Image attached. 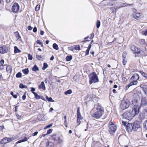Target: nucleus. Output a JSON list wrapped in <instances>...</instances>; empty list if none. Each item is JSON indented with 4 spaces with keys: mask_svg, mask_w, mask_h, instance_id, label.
<instances>
[{
    "mask_svg": "<svg viewBox=\"0 0 147 147\" xmlns=\"http://www.w3.org/2000/svg\"><path fill=\"white\" fill-rule=\"evenodd\" d=\"M104 112V109L101 106H99L96 109H92L91 111L92 117L96 119L100 118L102 116Z\"/></svg>",
    "mask_w": 147,
    "mask_h": 147,
    "instance_id": "1",
    "label": "nucleus"
},
{
    "mask_svg": "<svg viewBox=\"0 0 147 147\" xmlns=\"http://www.w3.org/2000/svg\"><path fill=\"white\" fill-rule=\"evenodd\" d=\"M138 113L137 111H135L132 109L127 111L123 114L122 116L124 119L130 121Z\"/></svg>",
    "mask_w": 147,
    "mask_h": 147,
    "instance_id": "2",
    "label": "nucleus"
},
{
    "mask_svg": "<svg viewBox=\"0 0 147 147\" xmlns=\"http://www.w3.org/2000/svg\"><path fill=\"white\" fill-rule=\"evenodd\" d=\"M89 77L90 79L89 83L90 84H91L93 83L98 82L99 81L98 78L95 72L90 74Z\"/></svg>",
    "mask_w": 147,
    "mask_h": 147,
    "instance_id": "3",
    "label": "nucleus"
},
{
    "mask_svg": "<svg viewBox=\"0 0 147 147\" xmlns=\"http://www.w3.org/2000/svg\"><path fill=\"white\" fill-rule=\"evenodd\" d=\"M130 105V102L128 99H124L121 101L120 107L122 110H125Z\"/></svg>",
    "mask_w": 147,
    "mask_h": 147,
    "instance_id": "4",
    "label": "nucleus"
},
{
    "mask_svg": "<svg viewBox=\"0 0 147 147\" xmlns=\"http://www.w3.org/2000/svg\"><path fill=\"white\" fill-rule=\"evenodd\" d=\"M132 103L134 106L132 108V109L135 111H137L139 113L140 107L139 106V102L136 99H134L132 100Z\"/></svg>",
    "mask_w": 147,
    "mask_h": 147,
    "instance_id": "5",
    "label": "nucleus"
},
{
    "mask_svg": "<svg viewBox=\"0 0 147 147\" xmlns=\"http://www.w3.org/2000/svg\"><path fill=\"white\" fill-rule=\"evenodd\" d=\"M140 106L142 107L147 106V97H142L141 99Z\"/></svg>",
    "mask_w": 147,
    "mask_h": 147,
    "instance_id": "6",
    "label": "nucleus"
},
{
    "mask_svg": "<svg viewBox=\"0 0 147 147\" xmlns=\"http://www.w3.org/2000/svg\"><path fill=\"white\" fill-rule=\"evenodd\" d=\"M137 10L136 9H134V12L132 14V17L138 20H140L141 18V13H137L136 12Z\"/></svg>",
    "mask_w": 147,
    "mask_h": 147,
    "instance_id": "7",
    "label": "nucleus"
},
{
    "mask_svg": "<svg viewBox=\"0 0 147 147\" xmlns=\"http://www.w3.org/2000/svg\"><path fill=\"white\" fill-rule=\"evenodd\" d=\"M9 51L8 47L7 46L4 45L0 47V53L3 54L7 53Z\"/></svg>",
    "mask_w": 147,
    "mask_h": 147,
    "instance_id": "8",
    "label": "nucleus"
},
{
    "mask_svg": "<svg viewBox=\"0 0 147 147\" xmlns=\"http://www.w3.org/2000/svg\"><path fill=\"white\" fill-rule=\"evenodd\" d=\"M133 129L134 131H136L138 129L140 128V122L135 121L132 123Z\"/></svg>",
    "mask_w": 147,
    "mask_h": 147,
    "instance_id": "9",
    "label": "nucleus"
},
{
    "mask_svg": "<svg viewBox=\"0 0 147 147\" xmlns=\"http://www.w3.org/2000/svg\"><path fill=\"white\" fill-rule=\"evenodd\" d=\"M19 9V6L18 4L17 3H15L13 4L12 8V10L13 12H16Z\"/></svg>",
    "mask_w": 147,
    "mask_h": 147,
    "instance_id": "10",
    "label": "nucleus"
},
{
    "mask_svg": "<svg viewBox=\"0 0 147 147\" xmlns=\"http://www.w3.org/2000/svg\"><path fill=\"white\" fill-rule=\"evenodd\" d=\"M116 126L115 125L109 126V131L111 134H113L115 133L116 129Z\"/></svg>",
    "mask_w": 147,
    "mask_h": 147,
    "instance_id": "11",
    "label": "nucleus"
},
{
    "mask_svg": "<svg viewBox=\"0 0 147 147\" xmlns=\"http://www.w3.org/2000/svg\"><path fill=\"white\" fill-rule=\"evenodd\" d=\"M11 138L5 137L3 138L1 141V144H7L9 142L11 141Z\"/></svg>",
    "mask_w": 147,
    "mask_h": 147,
    "instance_id": "12",
    "label": "nucleus"
},
{
    "mask_svg": "<svg viewBox=\"0 0 147 147\" xmlns=\"http://www.w3.org/2000/svg\"><path fill=\"white\" fill-rule=\"evenodd\" d=\"M132 124L128 123L126 126V129L127 131L129 132H131L133 130Z\"/></svg>",
    "mask_w": 147,
    "mask_h": 147,
    "instance_id": "13",
    "label": "nucleus"
},
{
    "mask_svg": "<svg viewBox=\"0 0 147 147\" xmlns=\"http://www.w3.org/2000/svg\"><path fill=\"white\" fill-rule=\"evenodd\" d=\"M140 86L141 88L142 89L145 94L147 96V86L145 85L142 84L140 85Z\"/></svg>",
    "mask_w": 147,
    "mask_h": 147,
    "instance_id": "14",
    "label": "nucleus"
},
{
    "mask_svg": "<svg viewBox=\"0 0 147 147\" xmlns=\"http://www.w3.org/2000/svg\"><path fill=\"white\" fill-rule=\"evenodd\" d=\"M131 79L132 80L137 81L139 79V75L137 74H134L133 75Z\"/></svg>",
    "mask_w": 147,
    "mask_h": 147,
    "instance_id": "15",
    "label": "nucleus"
},
{
    "mask_svg": "<svg viewBox=\"0 0 147 147\" xmlns=\"http://www.w3.org/2000/svg\"><path fill=\"white\" fill-rule=\"evenodd\" d=\"M135 52H134V53L135 54V56L136 57H139L141 55V53L140 52V50L139 49H138L137 48L136 49Z\"/></svg>",
    "mask_w": 147,
    "mask_h": 147,
    "instance_id": "16",
    "label": "nucleus"
},
{
    "mask_svg": "<svg viewBox=\"0 0 147 147\" xmlns=\"http://www.w3.org/2000/svg\"><path fill=\"white\" fill-rule=\"evenodd\" d=\"M51 137L54 141H57L58 139H59V136L57 134H55L51 136Z\"/></svg>",
    "mask_w": 147,
    "mask_h": 147,
    "instance_id": "17",
    "label": "nucleus"
},
{
    "mask_svg": "<svg viewBox=\"0 0 147 147\" xmlns=\"http://www.w3.org/2000/svg\"><path fill=\"white\" fill-rule=\"evenodd\" d=\"M12 67L10 65H8L7 66L6 71L7 72L9 73H11L12 71Z\"/></svg>",
    "mask_w": 147,
    "mask_h": 147,
    "instance_id": "18",
    "label": "nucleus"
},
{
    "mask_svg": "<svg viewBox=\"0 0 147 147\" xmlns=\"http://www.w3.org/2000/svg\"><path fill=\"white\" fill-rule=\"evenodd\" d=\"M38 88H42L44 90H45V87L43 82H41V84L39 86Z\"/></svg>",
    "mask_w": 147,
    "mask_h": 147,
    "instance_id": "19",
    "label": "nucleus"
},
{
    "mask_svg": "<svg viewBox=\"0 0 147 147\" xmlns=\"http://www.w3.org/2000/svg\"><path fill=\"white\" fill-rule=\"evenodd\" d=\"M32 70L33 71L36 72V71H39V69L37 66L36 65H35L34 66L32 67Z\"/></svg>",
    "mask_w": 147,
    "mask_h": 147,
    "instance_id": "20",
    "label": "nucleus"
},
{
    "mask_svg": "<svg viewBox=\"0 0 147 147\" xmlns=\"http://www.w3.org/2000/svg\"><path fill=\"white\" fill-rule=\"evenodd\" d=\"M21 52V51L17 47L15 46L14 47V52L15 53H20Z\"/></svg>",
    "mask_w": 147,
    "mask_h": 147,
    "instance_id": "21",
    "label": "nucleus"
},
{
    "mask_svg": "<svg viewBox=\"0 0 147 147\" xmlns=\"http://www.w3.org/2000/svg\"><path fill=\"white\" fill-rule=\"evenodd\" d=\"M139 72L145 78L147 79V74L142 71H140Z\"/></svg>",
    "mask_w": 147,
    "mask_h": 147,
    "instance_id": "22",
    "label": "nucleus"
},
{
    "mask_svg": "<svg viewBox=\"0 0 147 147\" xmlns=\"http://www.w3.org/2000/svg\"><path fill=\"white\" fill-rule=\"evenodd\" d=\"M43 56L36 55V58L39 60H42L43 59Z\"/></svg>",
    "mask_w": 147,
    "mask_h": 147,
    "instance_id": "23",
    "label": "nucleus"
},
{
    "mask_svg": "<svg viewBox=\"0 0 147 147\" xmlns=\"http://www.w3.org/2000/svg\"><path fill=\"white\" fill-rule=\"evenodd\" d=\"M72 59V57L71 55L67 56L66 58V60L67 61H71Z\"/></svg>",
    "mask_w": 147,
    "mask_h": 147,
    "instance_id": "24",
    "label": "nucleus"
},
{
    "mask_svg": "<svg viewBox=\"0 0 147 147\" xmlns=\"http://www.w3.org/2000/svg\"><path fill=\"white\" fill-rule=\"evenodd\" d=\"M137 48V47H136L135 46L133 45L131 47L130 49L134 53V52H136L135 51H136V49Z\"/></svg>",
    "mask_w": 147,
    "mask_h": 147,
    "instance_id": "25",
    "label": "nucleus"
},
{
    "mask_svg": "<svg viewBox=\"0 0 147 147\" xmlns=\"http://www.w3.org/2000/svg\"><path fill=\"white\" fill-rule=\"evenodd\" d=\"M33 94L34 95L35 98L36 99H38L40 98H41H41H40V97L36 92L33 93Z\"/></svg>",
    "mask_w": 147,
    "mask_h": 147,
    "instance_id": "26",
    "label": "nucleus"
},
{
    "mask_svg": "<svg viewBox=\"0 0 147 147\" xmlns=\"http://www.w3.org/2000/svg\"><path fill=\"white\" fill-rule=\"evenodd\" d=\"M139 119L141 121L143 120L144 119V117L142 113H140L139 116Z\"/></svg>",
    "mask_w": 147,
    "mask_h": 147,
    "instance_id": "27",
    "label": "nucleus"
},
{
    "mask_svg": "<svg viewBox=\"0 0 147 147\" xmlns=\"http://www.w3.org/2000/svg\"><path fill=\"white\" fill-rule=\"evenodd\" d=\"M23 72L25 74H27L29 73V71L28 68H26L22 70Z\"/></svg>",
    "mask_w": 147,
    "mask_h": 147,
    "instance_id": "28",
    "label": "nucleus"
},
{
    "mask_svg": "<svg viewBox=\"0 0 147 147\" xmlns=\"http://www.w3.org/2000/svg\"><path fill=\"white\" fill-rule=\"evenodd\" d=\"M72 93V91L71 90L69 89L65 91L64 92V94L65 95H67L68 94H71Z\"/></svg>",
    "mask_w": 147,
    "mask_h": 147,
    "instance_id": "29",
    "label": "nucleus"
},
{
    "mask_svg": "<svg viewBox=\"0 0 147 147\" xmlns=\"http://www.w3.org/2000/svg\"><path fill=\"white\" fill-rule=\"evenodd\" d=\"M138 83L137 81H136V80H133L132 82H131L129 83L131 86H132L133 85H136Z\"/></svg>",
    "mask_w": 147,
    "mask_h": 147,
    "instance_id": "30",
    "label": "nucleus"
},
{
    "mask_svg": "<svg viewBox=\"0 0 147 147\" xmlns=\"http://www.w3.org/2000/svg\"><path fill=\"white\" fill-rule=\"evenodd\" d=\"M46 98L49 102H54V100L51 97H49L48 96H46Z\"/></svg>",
    "mask_w": 147,
    "mask_h": 147,
    "instance_id": "31",
    "label": "nucleus"
},
{
    "mask_svg": "<svg viewBox=\"0 0 147 147\" xmlns=\"http://www.w3.org/2000/svg\"><path fill=\"white\" fill-rule=\"evenodd\" d=\"M143 127L144 128L147 130V119L144 121L143 123Z\"/></svg>",
    "mask_w": 147,
    "mask_h": 147,
    "instance_id": "32",
    "label": "nucleus"
},
{
    "mask_svg": "<svg viewBox=\"0 0 147 147\" xmlns=\"http://www.w3.org/2000/svg\"><path fill=\"white\" fill-rule=\"evenodd\" d=\"M120 8V7H119L118 8V9ZM117 8H115L114 7H111L110 8L111 10L112 11V12H115L116 13V11L117 9Z\"/></svg>",
    "mask_w": 147,
    "mask_h": 147,
    "instance_id": "33",
    "label": "nucleus"
},
{
    "mask_svg": "<svg viewBox=\"0 0 147 147\" xmlns=\"http://www.w3.org/2000/svg\"><path fill=\"white\" fill-rule=\"evenodd\" d=\"M53 47L54 49L56 50H58L59 49L58 46L56 43H54L53 44Z\"/></svg>",
    "mask_w": 147,
    "mask_h": 147,
    "instance_id": "34",
    "label": "nucleus"
},
{
    "mask_svg": "<svg viewBox=\"0 0 147 147\" xmlns=\"http://www.w3.org/2000/svg\"><path fill=\"white\" fill-rule=\"evenodd\" d=\"M48 67V64L45 63H43V66L42 68V69L43 70H45Z\"/></svg>",
    "mask_w": 147,
    "mask_h": 147,
    "instance_id": "35",
    "label": "nucleus"
},
{
    "mask_svg": "<svg viewBox=\"0 0 147 147\" xmlns=\"http://www.w3.org/2000/svg\"><path fill=\"white\" fill-rule=\"evenodd\" d=\"M19 88H27V87L26 86L22 84H20L19 85Z\"/></svg>",
    "mask_w": 147,
    "mask_h": 147,
    "instance_id": "36",
    "label": "nucleus"
},
{
    "mask_svg": "<svg viewBox=\"0 0 147 147\" xmlns=\"http://www.w3.org/2000/svg\"><path fill=\"white\" fill-rule=\"evenodd\" d=\"M16 77L17 78H20L22 77V74L21 72H19L16 74Z\"/></svg>",
    "mask_w": 147,
    "mask_h": 147,
    "instance_id": "37",
    "label": "nucleus"
},
{
    "mask_svg": "<svg viewBox=\"0 0 147 147\" xmlns=\"http://www.w3.org/2000/svg\"><path fill=\"white\" fill-rule=\"evenodd\" d=\"M96 27L97 28H98L100 27V21L98 20H97L96 22Z\"/></svg>",
    "mask_w": 147,
    "mask_h": 147,
    "instance_id": "38",
    "label": "nucleus"
},
{
    "mask_svg": "<svg viewBox=\"0 0 147 147\" xmlns=\"http://www.w3.org/2000/svg\"><path fill=\"white\" fill-rule=\"evenodd\" d=\"M74 49L76 50H79L80 49V46L79 45H76L75 46Z\"/></svg>",
    "mask_w": 147,
    "mask_h": 147,
    "instance_id": "39",
    "label": "nucleus"
},
{
    "mask_svg": "<svg viewBox=\"0 0 147 147\" xmlns=\"http://www.w3.org/2000/svg\"><path fill=\"white\" fill-rule=\"evenodd\" d=\"M127 53L126 52H124L122 54L123 59H126Z\"/></svg>",
    "mask_w": 147,
    "mask_h": 147,
    "instance_id": "40",
    "label": "nucleus"
},
{
    "mask_svg": "<svg viewBox=\"0 0 147 147\" xmlns=\"http://www.w3.org/2000/svg\"><path fill=\"white\" fill-rule=\"evenodd\" d=\"M18 136H15L12 137L10 138L11 141L18 138Z\"/></svg>",
    "mask_w": 147,
    "mask_h": 147,
    "instance_id": "41",
    "label": "nucleus"
},
{
    "mask_svg": "<svg viewBox=\"0 0 147 147\" xmlns=\"http://www.w3.org/2000/svg\"><path fill=\"white\" fill-rule=\"evenodd\" d=\"M28 59L30 60H32L33 59L32 56L30 54L28 55Z\"/></svg>",
    "mask_w": 147,
    "mask_h": 147,
    "instance_id": "42",
    "label": "nucleus"
},
{
    "mask_svg": "<svg viewBox=\"0 0 147 147\" xmlns=\"http://www.w3.org/2000/svg\"><path fill=\"white\" fill-rule=\"evenodd\" d=\"M53 125V123H51L47 125L44 128L45 129H47V128H49L51 127Z\"/></svg>",
    "mask_w": 147,
    "mask_h": 147,
    "instance_id": "43",
    "label": "nucleus"
},
{
    "mask_svg": "<svg viewBox=\"0 0 147 147\" xmlns=\"http://www.w3.org/2000/svg\"><path fill=\"white\" fill-rule=\"evenodd\" d=\"M40 8V5H37L35 8V11H38L39 10Z\"/></svg>",
    "mask_w": 147,
    "mask_h": 147,
    "instance_id": "44",
    "label": "nucleus"
},
{
    "mask_svg": "<svg viewBox=\"0 0 147 147\" xmlns=\"http://www.w3.org/2000/svg\"><path fill=\"white\" fill-rule=\"evenodd\" d=\"M52 131H53V129H49L47 131V134H50L52 132Z\"/></svg>",
    "mask_w": 147,
    "mask_h": 147,
    "instance_id": "45",
    "label": "nucleus"
},
{
    "mask_svg": "<svg viewBox=\"0 0 147 147\" xmlns=\"http://www.w3.org/2000/svg\"><path fill=\"white\" fill-rule=\"evenodd\" d=\"M80 108L79 107H78L77 110V115H81L80 112Z\"/></svg>",
    "mask_w": 147,
    "mask_h": 147,
    "instance_id": "46",
    "label": "nucleus"
},
{
    "mask_svg": "<svg viewBox=\"0 0 147 147\" xmlns=\"http://www.w3.org/2000/svg\"><path fill=\"white\" fill-rule=\"evenodd\" d=\"M77 119H78V120H81L82 119L81 115H77Z\"/></svg>",
    "mask_w": 147,
    "mask_h": 147,
    "instance_id": "47",
    "label": "nucleus"
},
{
    "mask_svg": "<svg viewBox=\"0 0 147 147\" xmlns=\"http://www.w3.org/2000/svg\"><path fill=\"white\" fill-rule=\"evenodd\" d=\"M127 62V61L125 59H123V64L124 65H126Z\"/></svg>",
    "mask_w": 147,
    "mask_h": 147,
    "instance_id": "48",
    "label": "nucleus"
},
{
    "mask_svg": "<svg viewBox=\"0 0 147 147\" xmlns=\"http://www.w3.org/2000/svg\"><path fill=\"white\" fill-rule=\"evenodd\" d=\"M142 45H144L145 43V40L144 39H142L140 41Z\"/></svg>",
    "mask_w": 147,
    "mask_h": 147,
    "instance_id": "49",
    "label": "nucleus"
},
{
    "mask_svg": "<svg viewBox=\"0 0 147 147\" xmlns=\"http://www.w3.org/2000/svg\"><path fill=\"white\" fill-rule=\"evenodd\" d=\"M90 49H87L86 51L85 56H87L89 54Z\"/></svg>",
    "mask_w": 147,
    "mask_h": 147,
    "instance_id": "50",
    "label": "nucleus"
},
{
    "mask_svg": "<svg viewBox=\"0 0 147 147\" xmlns=\"http://www.w3.org/2000/svg\"><path fill=\"white\" fill-rule=\"evenodd\" d=\"M122 123L123 125L124 126H125L126 125L127 126V122H126V121H122Z\"/></svg>",
    "mask_w": 147,
    "mask_h": 147,
    "instance_id": "51",
    "label": "nucleus"
},
{
    "mask_svg": "<svg viewBox=\"0 0 147 147\" xmlns=\"http://www.w3.org/2000/svg\"><path fill=\"white\" fill-rule=\"evenodd\" d=\"M114 4V3L113 2H110L108 3V5L109 6H113Z\"/></svg>",
    "mask_w": 147,
    "mask_h": 147,
    "instance_id": "52",
    "label": "nucleus"
},
{
    "mask_svg": "<svg viewBox=\"0 0 147 147\" xmlns=\"http://www.w3.org/2000/svg\"><path fill=\"white\" fill-rule=\"evenodd\" d=\"M142 34L145 36L147 35V29L146 31L142 32Z\"/></svg>",
    "mask_w": 147,
    "mask_h": 147,
    "instance_id": "53",
    "label": "nucleus"
},
{
    "mask_svg": "<svg viewBox=\"0 0 147 147\" xmlns=\"http://www.w3.org/2000/svg\"><path fill=\"white\" fill-rule=\"evenodd\" d=\"M16 115L18 119H20L21 118V116L18 115L17 113H16Z\"/></svg>",
    "mask_w": 147,
    "mask_h": 147,
    "instance_id": "54",
    "label": "nucleus"
},
{
    "mask_svg": "<svg viewBox=\"0 0 147 147\" xmlns=\"http://www.w3.org/2000/svg\"><path fill=\"white\" fill-rule=\"evenodd\" d=\"M4 63V61L3 59H1L0 61V64L1 65H3Z\"/></svg>",
    "mask_w": 147,
    "mask_h": 147,
    "instance_id": "55",
    "label": "nucleus"
},
{
    "mask_svg": "<svg viewBox=\"0 0 147 147\" xmlns=\"http://www.w3.org/2000/svg\"><path fill=\"white\" fill-rule=\"evenodd\" d=\"M33 32H36L37 31V28L36 27H34L33 29Z\"/></svg>",
    "mask_w": 147,
    "mask_h": 147,
    "instance_id": "56",
    "label": "nucleus"
},
{
    "mask_svg": "<svg viewBox=\"0 0 147 147\" xmlns=\"http://www.w3.org/2000/svg\"><path fill=\"white\" fill-rule=\"evenodd\" d=\"M38 134V132L36 131L32 134V136H36Z\"/></svg>",
    "mask_w": 147,
    "mask_h": 147,
    "instance_id": "57",
    "label": "nucleus"
},
{
    "mask_svg": "<svg viewBox=\"0 0 147 147\" xmlns=\"http://www.w3.org/2000/svg\"><path fill=\"white\" fill-rule=\"evenodd\" d=\"M36 43L37 44L40 45V44H41V43L42 42H41L40 40H37L36 41Z\"/></svg>",
    "mask_w": 147,
    "mask_h": 147,
    "instance_id": "58",
    "label": "nucleus"
},
{
    "mask_svg": "<svg viewBox=\"0 0 147 147\" xmlns=\"http://www.w3.org/2000/svg\"><path fill=\"white\" fill-rule=\"evenodd\" d=\"M23 142L26 141L28 139L26 137H24L23 139H22Z\"/></svg>",
    "mask_w": 147,
    "mask_h": 147,
    "instance_id": "59",
    "label": "nucleus"
},
{
    "mask_svg": "<svg viewBox=\"0 0 147 147\" xmlns=\"http://www.w3.org/2000/svg\"><path fill=\"white\" fill-rule=\"evenodd\" d=\"M131 86L130 84H129L128 85H127L125 89L126 90H127Z\"/></svg>",
    "mask_w": 147,
    "mask_h": 147,
    "instance_id": "60",
    "label": "nucleus"
},
{
    "mask_svg": "<svg viewBox=\"0 0 147 147\" xmlns=\"http://www.w3.org/2000/svg\"><path fill=\"white\" fill-rule=\"evenodd\" d=\"M35 89L33 87H32L31 88V91L32 92L33 94V93L34 92V91H35Z\"/></svg>",
    "mask_w": 147,
    "mask_h": 147,
    "instance_id": "61",
    "label": "nucleus"
},
{
    "mask_svg": "<svg viewBox=\"0 0 147 147\" xmlns=\"http://www.w3.org/2000/svg\"><path fill=\"white\" fill-rule=\"evenodd\" d=\"M26 98V95L25 94H24L22 96V98L23 100H25Z\"/></svg>",
    "mask_w": 147,
    "mask_h": 147,
    "instance_id": "62",
    "label": "nucleus"
},
{
    "mask_svg": "<svg viewBox=\"0 0 147 147\" xmlns=\"http://www.w3.org/2000/svg\"><path fill=\"white\" fill-rule=\"evenodd\" d=\"M32 27L30 26H28V29L29 30H31L32 29Z\"/></svg>",
    "mask_w": 147,
    "mask_h": 147,
    "instance_id": "63",
    "label": "nucleus"
},
{
    "mask_svg": "<svg viewBox=\"0 0 147 147\" xmlns=\"http://www.w3.org/2000/svg\"><path fill=\"white\" fill-rule=\"evenodd\" d=\"M94 34L93 33H92L91 34V36H90V39H92L94 37Z\"/></svg>",
    "mask_w": 147,
    "mask_h": 147,
    "instance_id": "64",
    "label": "nucleus"
}]
</instances>
